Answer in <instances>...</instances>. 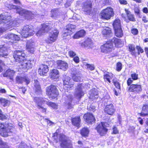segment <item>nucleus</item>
<instances>
[{
    "mask_svg": "<svg viewBox=\"0 0 148 148\" xmlns=\"http://www.w3.org/2000/svg\"><path fill=\"white\" fill-rule=\"evenodd\" d=\"M133 80L131 78H129L127 81V84L128 86H130L131 84L132 83Z\"/></svg>",
    "mask_w": 148,
    "mask_h": 148,
    "instance_id": "e2e57ef3",
    "label": "nucleus"
},
{
    "mask_svg": "<svg viewBox=\"0 0 148 148\" xmlns=\"http://www.w3.org/2000/svg\"><path fill=\"white\" fill-rule=\"evenodd\" d=\"M134 10L136 14H139L140 10H139V9L138 8H137V7L135 8L134 9Z\"/></svg>",
    "mask_w": 148,
    "mask_h": 148,
    "instance_id": "774afa93",
    "label": "nucleus"
},
{
    "mask_svg": "<svg viewBox=\"0 0 148 148\" xmlns=\"http://www.w3.org/2000/svg\"><path fill=\"white\" fill-rule=\"evenodd\" d=\"M76 27L75 25L69 24L64 29V31L62 35L64 39H66L70 38V35L74 32Z\"/></svg>",
    "mask_w": 148,
    "mask_h": 148,
    "instance_id": "423d86ee",
    "label": "nucleus"
},
{
    "mask_svg": "<svg viewBox=\"0 0 148 148\" xmlns=\"http://www.w3.org/2000/svg\"><path fill=\"white\" fill-rule=\"evenodd\" d=\"M83 86L82 84L78 85L76 89L75 92V95L76 97L79 99H80L84 94V92L82 90Z\"/></svg>",
    "mask_w": 148,
    "mask_h": 148,
    "instance_id": "dca6fc26",
    "label": "nucleus"
},
{
    "mask_svg": "<svg viewBox=\"0 0 148 148\" xmlns=\"http://www.w3.org/2000/svg\"><path fill=\"white\" fill-rule=\"evenodd\" d=\"M135 127L133 126H130L128 130L130 132H134Z\"/></svg>",
    "mask_w": 148,
    "mask_h": 148,
    "instance_id": "13d9d810",
    "label": "nucleus"
},
{
    "mask_svg": "<svg viewBox=\"0 0 148 148\" xmlns=\"http://www.w3.org/2000/svg\"><path fill=\"white\" fill-rule=\"evenodd\" d=\"M34 43L32 40H29L27 42L26 48L31 53H33L34 51Z\"/></svg>",
    "mask_w": 148,
    "mask_h": 148,
    "instance_id": "b1692460",
    "label": "nucleus"
},
{
    "mask_svg": "<svg viewBox=\"0 0 148 148\" xmlns=\"http://www.w3.org/2000/svg\"><path fill=\"white\" fill-rule=\"evenodd\" d=\"M8 55L7 44L0 45V56L5 57Z\"/></svg>",
    "mask_w": 148,
    "mask_h": 148,
    "instance_id": "5701e85b",
    "label": "nucleus"
},
{
    "mask_svg": "<svg viewBox=\"0 0 148 148\" xmlns=\"http://www.w3.org/2000/svg\"><path fill=\"white\" fill-rule=\"evenodd\" d=\"M7 147L6 143L3 142L2 140L0 138V148H3V147Z\"/></svg>",
    "mask_w": 148,
    "mask_h": 148,
    "instance_id": "5fc2aeb1",
    "label": "nucleus"
},
{
    "mask_svg": "<svg viewBox=\"0 0 148 148\" xmlns=\"http://www.w3.org/2000/svg\"><path fill=\"white\" fill-rule=\"evenodd\" d=\"M14 73L15 72L13 70L8 69L3 74V76L4 77H8L10 79H12Z\"/></svg>",
    "mask_w": 148,
    "mask_h": 148,
    "instance_id": "c85d7f7f",
    "label": "nucleus"
},
{
    "mask_svg": "<svg viewBox=\"0 0 148 148\" xmlns=\"http://www.w3.org/2000/svg\"><path fill=\"white\" fill-rule=\"evenodd\" d=\"M131 76L132 77V79L133 80H137L138 78V74L135 73L132 74Z\"/></svg>",
    "mask_w": 148,
    "mask_h": 148,
    "instance_id": "603ef678",
    "label": "nucleus"
},
{
    "mask_svg": "<svg viewBox=\"0 0 148 148\" xmlns=\"http://www.w3.org/2000/svg\"><path fill=\"white\" fill-rule=\"evenodd\" d=\"M19 148H28L27 146L24 143H21L19 145Z\"/></svg>",
    "mask_w": 148,
    "mask_h": 148,
    "instance_id": "6e6d98bb",
    "label": "nucleus"
},
{
    "mask_svg": "<svg viewBox=\"0 0 148 148\" xmlns=\"http://www.w3.org/2000/svg\"><path fill=\"white\" fill-rule=\"evenodd\" d=\"M16 80L17 83H22L23 82L26 83L27 85L30 82V80L28 77H22L20 76L17 77H16Z\"/></svg>",
    "mask_w": 148,
    "mask_h": 148,
    "instance_id": "393cba45",
    "label": "nucleus"
},
{
    "mask_svg": "<svg viewBox=\"0 0 148 148\" xmlns=\"http://www.w3.org/2000/svg\"><path fill=\"white\" fill-rule=\"evenodd\" d=\"M113 83L116 87L118 89L120 88V85L119 82L117 81H115L114 80H113Z\"/></svg>",
    "mask_w": 148,
    "mask_h": 148,
    "instance_id": "864d4df0",
    "label": "nucleus"
},
{
    "mask_svg": "<svg viewBox=\"0 0 148 148\" xmlns=\"http://www.w3.org/2000/svg\"><path fill=\"white\" fill-rule=\"evenodd\" d=\"M5 37L6 38L11 40H19L20 38L17 35L13 33L9 34H6Z\"/></svg>",
    "mask_w": 148,
    "mask_h": 148,
    "instance_id": "cd10ccee",
    "label": "nucleus"
},
{
    "mask_svg": "<svg viewBox=\"0 0 148 148\" xmlns=\"http://www.w3.org/2000/svg\"><path fill=\"white\" fill-rule=\"evenodd\" d=\"M58 135L57 133L56 132L53 134V137L54 138V139L55 140H57V137H58L59 138V135Z\"/></svg>",
    "mask_w": 148,
    "mask_h": 148,
    "instance_id": "338daca9",
    "label": "nucleus"
},
{
    "mask_svg": "<svg viewBox=\"0 0 148 148\" xmlns=\"http://www.w3.org/2000/svg\"><path fill=\"white\" fill-rule=\"evenodd\" d=\"M122 64L121 62H119L116 64V70L118 71H120L122 68Z\"/></svg>",
    "mask_w": 148,
    "mask_h": 148,
    "instance_id": "3c124183",
    "label": "nucleus"
},
{
    "mask_svg": "<svg viewBox=\"0 0 148 148\" xmlns=\"http://www.w3.org/2000/svg\"><path fill=\"white\" fill-rule=\"evenodd\" d=\"M58 69L66 71L68 68V64L64 61L59 60L57 61Z\"/></svg>",
    "mask_w": 148,
    "mask_h": 148,
    "instance_id": "6ab92c4d",
    "label": "nucleus"
},
{
    "mask_svg": "<svg viewBox=\"0 0 148 148\" xmlns=\"http://www.w3.org/2000/svg\"><path fill=\"white\" fill-rule=\"evenodd\" d=\"M129 49L130 51L131 52V54L132 55H134L135 54V48L134 45L131 44L129 45Z\"/></svg>",
    "mask_w": 148,
    "mask_h": 148,
    "instance_id": "49530a36",
    "label": "nucleus"
},
{
    "mask_svg": "<svg viewBox=\"0 0 148 148\" xmlns=\"http://www.w3.org/2000/svg\"><path fill=\"white\" fill-rule=\"evenodd\" d=\"M6 118V117L5 115H3L2 114V112L0 113V119L3 120L5 119Z\"/></svg>",
    "mask_w": 148,
    "mask_h": 148,
    "instance_id": "69168bd1",
    "label": "nucleus"
},
{
    "mask_svg": "<svg viewBox=\"0 0 148 148\" xmlns=\"http://www.w3.org/2000/svg\"><path fill=\"white\" fill-rule=\"evenodd\" d=\"M71 79L70 77L65 75L64 78L63 79L64 86L67 88H71L73 86V84L71 82Z\"/></svg>",
    "mask_w": 148,
    "mask_h": 148,
    "instance_id": "4be33fe9",
    "label": "nucleus"
},
{
    "mask_svg": "<svg viewBox=\"0 0 148 148\" xmlns=\"http://www.w3.org/2000/svg\"><path fill=\"white\" fill-rule=\"evenodd\" d=\"M87 66L88 69L90 70L91 71L93 70L95 68L94 66L92 65L88 64L87 65Z\"/></svg>",
    "mask_w": 148,
    "mask_h": 148,
    "instance_id": "052dcab7",
    "label": "nucleus"
},
{
    "mask_svg": "<svg viewBox=\"0 0 148 148\" xmlns=\"http://www.w3.org/2000/svg\"><path fill=\"white\" fill-rule=\"evenodd\" d=\"M14 132L15 128L14 127L9 125L6 127L3 124L0 123V134L1 136L6 137L10 136Z\"/></svg>",
    "mask_w": 148,
    "mask_h": 148,
    "instance_id": "f03ea898",
    "label": "nucleus"
},
{
    "mask_svg": "<svg viewBox=\"0 0 148 148\" xmlns=\"http://www.w3.org/2000/svg\"><path fill=\"white\" fill-rule=\"evenodd\" d=\"M113 77V75L111 73H109L105 74L103 76V78L105 81H108L110 83V79Z\"/></svg>",
    "mask_w": 148,
    "mask_h": 148,
    "instance_id": "c03bdc74",
    "label": "nucleus"
},
{
    "mask_svg": "<svg viewBox=\"0 0 148 148\" xmlns=\"http://www.w3.org/2000/svg\"><path fill=\"white\" fill-rule=\"evenodd\" d=\"M112 42L113 45V43L115 44L116 46L117 47H119V45L121 44V40L120 39L117 38H113L111 40H110Z\"/></svg>",
    "mask_w": 148,
    "mask_h": 148,
    "instance_id": "79ce46f5",
    "label": "nucleus"
},
{
    "mask_svg": "<svg viewBox=\"0 0 148 148\" xmlns=\"http://www.w3.org/2000/svg\"><path fill=\"white\" fill-rule=\"evenodd\" d=\"M34 100L37 105L38 108L42 112H46V109L42 107L41 105L42 103H46V101L43 98L41 97H36L34 98Z\"/></svg>",
    "mask_w": 148,
    "mask_h": 148,
    "instance_id": "ddd939ff",
    "label": "nucleus"
},
{
    "mask_svg": "<svg viewBox=\"0 0 148 148\" xmlns=\"http://www.w3.org/2000/svg\"><path fill=\"white\" fill-rule=\"evenodd\" d=\"M10 101L4 98H0V104L4 106L8 105L10 103Z\"/></svg>",
    "mask_w": 148,
    "mask_h": 148,
    "instance_id": "a19ab883",
    "label": "nucleus"
},
{
    "mask_svg": "<svg viewBox=\"0 0 148 148\" xmlns=\"http://www.w3.org/2000/svg\"><path fill=\"white\" fill-rule=\"evenodd\" d=\"M108 125L106 122H101L97 127V132L101 136H103L106 134L108 131L106 127Z\"/></svg>",
    "mask_w": 148,
    "mask_h": 148,
    "instance_id": "1a4fd4ad",
    "label": "nucleus"
},
{
    "mask_svg": "<svg viewBox=\"0 0 148 148\" xmlns=\"http://www.w3.org/2000/svg\"><path fill=\"white\" fill-rule=\"evenodd\" d=\"M59 72L56 69H54L52 70L51 72V76L52 78L53 79L57 78L58 77V75Z\"/></svg>",
    "mask_w": 148,
    "mask_h": 148,
    "instance_id": "4c0bfd02",
    "label": "nucleus"
},
{
    "mask_svg": "<svg viewBox=\"0 0 148 148\" xmlns=\"http://www.w3.org/2000/svg\"><path fill=\"white\" fill-rule=\"evenodd\" d=\"M11 18L10 16H6L3 14L0 15V24L7 23L10 21Z\"/></svg>",
    "mask_w": 148,
    "mask_h": 148,
    "instance_id": "bb28decb",
    "label": "nucleus"
},
{
    "mask_svg": "<svg viewBox=\"0 0 148 148\" xmlns=\"http://www.w3.org/2000/svg\"><path fill=\"white\" fill-rule=\"evenodd\" d=\"M17 13L23 17L25 19H32L33 17V14L31 12L23 9L20 7H19L17 9Z\"/></svg>",
    "mask_w": 148,
    "mask_h": 148,
    "instance_id": "0eeeda50",
    "label": "nucleus"
},
{
    "mask_svg": "<svg viewBox=\"0 0 148 148\" xmlns=\"http://www.w3.org/2000/svg\"><path fill=\"white\" fill-rule=\"evenodd\" d=\"M74 61L76 63H78L79 62V58L77 56L75 57L73 59Z\"/></svg>",
    "mask_w": 148,
    "mask_h": 148,
    "instance_id": "0e129e2a",
    "label": "nucleus"
},
{
    "mask_svg": "<svg viewBox=\"0 0 148 148\" xmlns=\"http://www.w3.org/2000/svg\"><path fill=\"white\" fill-rule=\"evenodd\" d=\"M101 51L104 53H107L111 51L113 49L112 42L109 40L101 47Z\"/></svg>",
    "mask_w": 148,
    "mask_h": 148,
    "instance_id": "9b49d317",
    "label": "nucleus"
},
{
    "mask_svg": "<svg viewBox=\"0 0 148 148\" xmlns=\"http://www.w3.org/2000/svg\"><path fill=\"white\" fill-rule=\"evenodd\" d=\"M89 94L90 99L93 101L95 100L99 97L95 89L91 90L89 92Z\"/></svg>",
    "mask_w": 148,
    "mask_h": 148,
    "instance_id": "a878e982",
    "label": "nucleus"
},
{
    "mask_svg": "<svg viewBox=\"0 0 148 148\" xmlns=\"http://www.w3.org/2000/svg\"><path fill=\"white\" fill-rule=\"evenodd\" d=\"M104 102H106L107 105L104 109L105 112L109 115H112L114 114L115 111V109L112 104L110 103V101L105 99Z\"/></svg>",
    "mask_w": 148,
    "mask_h": 148,
    "instance_id": "9d476101",
    "label": "nucleus"
},
{
    "mask_svg": "<svg viewBox=\"0 0 148 148\" xmlns=\"http://www.w3.org/2000/svg\"><path fill=\"white\" fill-rule=\"evenodd\" d=\"M49 71L48 67L47 65L40 64L38 69L39 74L41 76L45 75Z\"/></svg>",
    "mask_w": 148,
    "mask_h": 148,
    "instance_id": "f3484780",
    "label": "nucleus"
},
{
    "mask_svg": "<svg viewBox=\"0 0 148 148\" xmlns=\"http://www.w3.org/2000/svg\"><path fill=\"white\" fill-rule=\"evenodd\" d=\"M60 146L62 148H73L71 141L64 135L60 134L59 136Z\"/></svg>",
    "mask_w": 148,
    "mask_h": 148,
    "instance_id": "7ed1b4c3",
    "label": "nucleus"
},
{
    "mask_svg": "<svg viewBox=\"0 0 148 148\" xmlns=\"http://www.w3.org/2000/svg\"><path fill=\"white\" fill-rule=\"evenodd\" d=\"M114 14L113 9L109 7L103 10L101 13L100 15L101 18L107 20L110 18Z\"/></svg>",
    "mask_w": 148,
    "mask_h": 148,
    "instance_id": "6e6552de",
    "label": "nucleus"
},
{
    "mask_svg": "<svg viewBox=\"0 0 148 148\" xmlns=\"http://www.w3.org/2000/svg\"><path fill=\"white\" fill-rule=\"evenodd\" d=\"M47 95L51 99H55L58 95V90L56 86L51 85L46 88Z\"/></svg>",
    "mask_w": 148,
    "mask_h": 148,
    "instance_id": "20e7f679",
    "label": "nucleus"
},
{
    "mask_svg": "<svg viewBox=\"0 0 148 148\" xmlns=\"http://www.w3.org/2000/svg\"><path fill=\"white\" fill-rule=\"evenodd\" d=\"M20 34L23 37L27 38L33 35L34 34L33 27L31 25L24 26Z\"/></svg>",
    "mask_w": 148,
    "mask_h": 148,
    "instance_id": "39448f33",
    "label": "nucleus"
},
{
    "mask_svg": "<svg viewBox=\"0 0 148 148\" xmlns=\"http://www.w3.org/2000/svg\"><path fill=\"white\" fill-rule=\"evenodd\" d=\"M89 130L86 127H84L81 131L80 133L82 136H87L89 133Z\"/></svg>",
    "mask_w": 148,
    "mask_h": 148,
    "instance_id": "37998d69",
    "label": "nucleus"
},
{
    "mask_svg": "<svg viewBox=\"0 0 148 148\" xmlns=\"http://www.w3.org/2000/svg\"><path fill=\"white\" fill-rule=\"evenodd\" d=\"M113 26L114 29L121 28L120 20L119 19H116L113 23Z\"/></svg>",
    "mask_w": 148,
    "mask_h": 148,
    "instance_id": "58836bf2",
    "label": "nucleus"
},
{
    "mask_svg": "<svg viewBox=\"0 0 148 148\" xmlns=\"http://www.w3.org/2000/svg\"><path fill=\"white\" fill-rule=\"evenodd\" d=\"M125 12L128 18V19H125V21L127 22H129L130 21H135V19L134 16L131 14L130 12L128 10L125 9Z\"/></svg>",
    "mask_w": 148,
    "mask_h": 148,
    "instance_id": "c756f323",
    "label": "nucleus"
},
{
    "mask_svg": "<svg viewBox=\"0 0 148 148\" xmlns=\"http://www.w3.org/2000/svg\"><path fill=\"white\" fill-rule=\"evenodd\" d=\"M51 17L56 19L60 15L59 10L58 9L52 10L51 11Z\"/></svg>",
    "mask_w": 148,
    "mask_h": 148,
    "instance_id": "e433bc0d",
    "label": "nucleus"
},
{
    "mask_svg": "<svg viewBox=\"0 0 148 148\" xmlns=\"http://www.w3.org/2000/svg\"><path fill=\"white\" fill-rule=\"evenodd\" d=\"M33 89L34 91V93L36 94L40 95L42 94V91L39 83L37 80H34Z\"/></svg>",
    "mask_w": 148,
    "mask_h": 148,
    "instance_id": "412c9836",
    "label": "nucleus"
},
{
    "mask_svg": "<svg viewBox=\"0 0 148 148\" xmlns=\"http://www.w3.org/2000/svg\"><path fill=\"white\" fill-rule=\"evenodd\" d=\"M44 30H42L41 28L40 30L37 32L36 34L38 36H40L42 35H43L44 33H45V32H44Z\"/></svg>",
    "mask_w": 148,
    "mask_h": 148,
    "instance_id": "09e8293b",
    "label": "nucleus"
},
{
    "mask_svg": "<svg viewBox=\"0 0 148 148\" xmlns=\"http://www.w3.org/2000/svg\"><path fill=\"white\" fill-rule=\"evenodd\" d=\"M85 32L84 30H80L77 32L73 36L74 39H78L83 37L85 34Z\"/></svg>",
    "mask_w": 148,
    "mask_h": 148,
    "instance_id": "7c9ffc66",
    "label": "nucleus"
},
{
    "mask_svg": "<svg viewBox=\"0 0 148 148\" xmlns=\"http://www.w3.org/2000/svg\"><path fill=\"white\" fill-rule=\"evenodd\" d=\"M112 134H117L119 133V131L117 129V127L114 126L112 129Z\"/></svg>",
    "mask_w": 148,
    "mask_h": 148,
    "instance_id": "8fccbe9b",
    "label": "nucleus"
},
{
    "mask_svg": "<svg viewBox=\"0 0 148 148\" xmlns=\"http://www.w3.org/2000/svg\"><path fill=\"white\" fill-rule=\"evenodd\" d=\"M102 33L104 36L107 37L111 34V31L110 28L106 27L103 29Z\"/></svg>",
    "mask_w": 148,
    "mask_h": 148,
    "instance_id": "473e14b6",
    "label": "nucleus"
},
{
    "mask_svg": "<svg viewBox=\"0 0 148 148\" xmlns=\"http://www.w3.org/2000/svg\"><path fill=\"white\" fill-rule=\"evenodd\" d=\"M59 32L57 29H54L51 31L49 35L47 41L49 43H51L55 41L58 36Z\"/></svg>",
    "mask_w": 148,
    "mask_h": 148,
    "instance_id": "f8f14e48",
    "label": "nucleus"
},
{
    "mask_svg": "<svg viewBox=\"0 0 148 148\" xmlns=\"http://www.w3.org/2000/svg\"><path fill=\"white\" fill-rule=\"evenodd\" d=\"M85 121L89 124L94 122L95 121L94 116L93 114L90 113H88L85 114L84 116Z\"/></svg>",
    "mask_w": 148,
    "mask_h": 148,
    "instance_id": "aec40b11",
    "label": "nucleus"
},
{
    "mask_svg": "<svg viewBox=\"0 0 148 148\" xmlns=\"http://www.w3.org/2000/svg\"><path fill=\"white\" fill-rule=\"evenodd\" d=\"M142 90L141 85L138 84H132L131 85L129 88L130 92H134L135 93H138Z\"/></svg>",
    "mask_w": 148,
    "mask_h": 148,
    "instance_id": "2eb2a0df",
    "label": "nucleus"
},
{
    "mask_svg": "<svg viewBox=\"0 0 148 148\" xmlns=\"http://www.w3.org/2000/svg\"><path fill=\"white\" fill-rule=\"evenodd\" d=\"M72 124L76 127H79L80 125V120L79 117H77L72 119L71 120Z\"/></svg>",
    "mask_w": 148,
    "mask_h": 148,
    "instance_id": "72a5a7b5",
    "label": "nucleus"
},
{
    "mask_svg": "<svg viewBox=\"0 0 148 148\" xmlns=\"http://www.w3.org/2000/svg\"><path fill=\"white\" fill-rule=\"evenodd\" d=\"M72 100V98L70 97L69 99L66 101V103L68 106V109H71L73 105L71 103Z\"/></svg>",
    "mask_w": 148,
    "mask_h": 148,
    "instance_id": "de8ad7c7",
    "label": "nucleus"
},
{
    "mask_svg": "<svg viewBox=\"0 0 148 148\" xmlns=\"http://www.w3.org/2000/svg\"><path fill=\"white\" fill-rule=\"evenodd\" d=\"M142 111L143 112L141 113V115L143 116H145L148 115V113H145L143 112H148V104L144 105L143 107Z\"/></svg>",
    "mask_w": 148,
    "mask_h": 148,
    "instance_id": "ea45409f",
    "label": "nucleus"
},
{
    "mask_svg": "<svg viewBox=\"0 0 148 148\" xmlns=\"http://www.w3.org/2000/svg\"><path fill=\"white\" fill-rule=\"evenodd\" d=\"M25 56L24 51L20 50L15 51L13 55L16 61L20 64L21 68L27 69L31 68L34 63V60H25Z\"/></svg>",
    "mask_w": 148,
    "mask_h": 148,
    "instance_id": "f257e3e1",
    "label": "nucleus"
},
{
    "mask_svg": "<svg viewBox=\"0 0 148 148\" xmlns=\"http://www.w3.org/2000/svg\"><path fill=\"white\" fill-rule=\"evenodd\" d=\"M115 35L118 37H121L123 35L121 28L114 29Z\"/></svg>",
    "mask_w": 148,
    "mask_h": 148,
    "instance_id": "c9c22d12",
    "label": "nucleus"
},
{
    "mask_svg": "<svg viewBox=\"0 0 148 148\" xmlns=\"http://www.w3.org/2000/svg\"><path fill=\"white\" fill-rule=\"evenodd\" d=\"M131 31L132 33L134 35L137 34L138 32V30L136 29H132Z\"/></svg>",
    "mask_w": 148,
    "mask_h": 148,
    "instance_id": "680f3d73",
    "label": "nucleus"
},
{
    "mask_svg": "<svg viewBox=\"0 0 148 148\" xmlns=\"http://www.w3.org/2000/svg\"><path fill=\"white\" fill-rule=\"evenodd\" d=\"M46 103L48 106L51 107L53 108L57 109L58 108V106L54 103L47 101H46Z\"/></svg>",
    "mask_w": 148,
    "mask_h": 148,
    "instance_id": "a18cd8bd",
    "label": "nucleus"
},
{
    "mask_svg": "<svg viewBox=\"0 0 148 148\" xmlns=\"http://www.w3.org/2000/svg\"><path fill=\"white\" fill-rule=\"evenodd\" d=\"M71 74L73 80L76 82L80 81L81 79V75L78 70L75 69H73Z\"/></svg>",
    "mask_w": 148,
    "mask_h": 148,
    "instance_id": "a211bd4d",
    "label": "nucleus"
},
{
    "mask_svg": "<svg viewBox=\"0 0 148 148\" xmlns=\"http://www.w3.org/2000/svg\"><path fill=\"white\" fill-rule=\"evenodd\" d=\"M136 48L138 51V54H140V52L141 53H143V52L144 51L143 49L140 47L138 46H137Z\"/></svg>",
    "mask_w": 148,
    "mask_h": 148,
    "instance_id": "bf43d9fd",
    "label": "nucleus"
},
{
    "mask_svg": "<svg viewBox=\"0 0 148 148\" xmlns=\"http://www.w3.org/2000/svg\"><path fill=\"white\" fill-rule=\"evenodd\" d=\"M42 30H44V32L47 33L52 28L51 25L48 23H44L42 25Z\"/></svg>",
    "mask_w": 148,
    "mask_h": 148,
    "instance_id": "2f4dec72",
    "label": "nucleus"
},
{
    "mask_svg": "<svg viewBox=\"0 0 148 148\" xmlns=\"http://www.w3.org/2000/svg\"><path fill=\"white\" fill-rule=\"evenodd\" d=\"M92 3L90 1L85 2L83 5L82 10L86 14H90L91 11Z\"/></svg>",
    "mask_w": 148,
    "mask_h": 148,
    "instance_id": "4468645a",
    "label": "nucleus"
},
{
    "mask_svg": "<svg viewBox=\"0 0 148 148\" xmlns=\"http://www.w3.org/2000/svg\"><path fill=\"white\" fill-rule=\"evenodd\" d=\"M70 57H73L76 55L75 53L72 51H70L68 53Z\"/></svg>",
    "mask_w": 148,
    "mask_h": 148,
    "instance_id": "4d7b16f0",
    "label": "nucleus"
},
{
    "mask_svg": "<svg viewBox=\"0 0 148 148\" xmlns=\"http://www.w3.org/2000/svg\"><path fill=\"white\" fill-rule=\"evenodd\" d=\"M92 43V42L91 39L88 38L85 40L84 42L82 43L81 45L82 47L84 46L85 47H90Z\"/></svg>",
    "mask_w": 148,
    "mask_h": 148,
    "instance_id": "f704fd0d",
    "label": "nucleus"
}]
</instances>
